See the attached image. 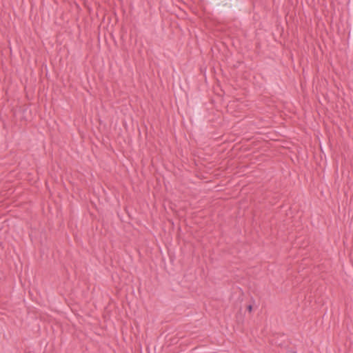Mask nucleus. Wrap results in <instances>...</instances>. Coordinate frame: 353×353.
<instances>
[{
	"instance_id": "obj_1",
	"label": "nucleus",
	"mask_w": 353,
	"mask_h": 353,
	"mask_svg": "<svg viewBox=\"0 0 353 353\" xmlns=\"http://www.w3.org/2000/svg\"><path fill=\"white\" fill-rule=\"evenodd\" d=\"M248 310L249 311H251V310H252V306H251V305H249V306L248 307Z\"/></svg>"
}]
</instances>
